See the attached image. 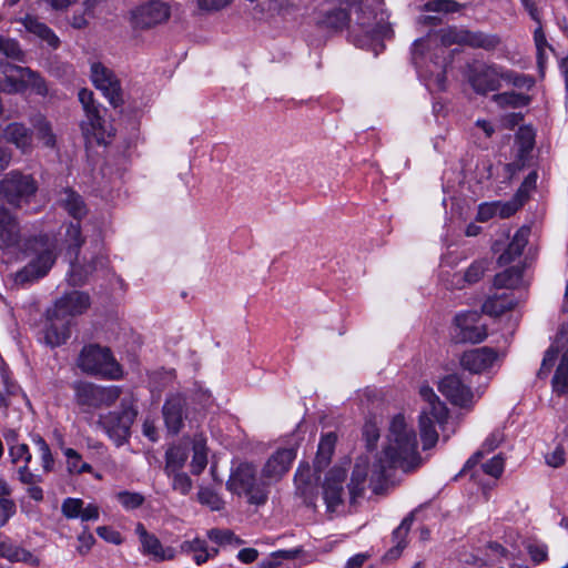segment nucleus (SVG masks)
Here are the masks:
<instances>
[{
    "instance_id": "obj_39",
    "label": "nucleus",
    "mask_w": 568,
    "mask_h": 568,
    "mask_svg": "<svg viewBox=\"0 0 568 568\" xmlns=\"http://www.w3.org/2000/svg\"><path fill=\"white\" fill-rule=\"evenodd\" d=\"M493 101L500 108H521L529 104L530 98L528 95L510 91L494 94Z\"/></svg>"
},
{
    "instance_id": "obj_3",
    "label": "nucleus",
    "mask_w": 568,
    "mask_h": 568,
    "mask_svg": "<svg viewBox=\"0 0 568 568\" xmlns=\"http://www.w3.org/2000/svg\"><path fill=\"white\" fill-rule=\"evenodd\" d=\"M425 458L418 450L417 434L412 423L403 414L393 416V470L404 474L418 470Z\"/></svg>"
},
{
    "instance_id": "obj_54",
    "label": "nucleus",
    "mask_w": 568,
    "mask_h": 568,
    "mask_svg": "<svg viewBox=\"0 0 568 568\" xmlns=\"http://www.w3.org/2000/svg\"><path fill=\"white\" fill-rule=\"evenodd\" d=\"M171 476L173 477L172 487L175 491L184 496L191 491L192 480L185 473H171Z\"/></svg>"
},
{
    "instance_id": "obj_24",
    "label": "nucleus",
    "mask_w": 568,
    "mask_h": 568,
    "mask_svg": "<svg viewBox=\"0 0 568 568\" xmlns=\"http://www.w3.org/2000/svg\"><path fill=\"white\" fill-rule=\"evenodd\" d=\"M71 323L64 320L53 318V312H48V324L44 329V339L51 347L64 344L70 337Z\"/></svg>"
},
{
    "instance_id": "obj_19",
    "label": "nucleus",
    "mask_w": 568,
    "mask_h": 568,
    "mask_svg": "<svg viewBox=\"0 0 568 568\" xmlns=\"http://www.w3.org/2000/svg\"><path fill=\"white\" fill-rule=\"evenodd\" d=\"M346 478V470L342 467L332 468L323 484V496L326 507L329 511H334L342 504L343 483Z\"/></svg>"
},
{
    "instance_id": "obj_21",
    "label": "nucleus",
    "mask_w": 568,
    "mask_h": 568,
    "mask_svg": "<svg viewBox=\"0 0 568 568\" xmlns=\"http://www.w3.org/2000/svg\"><path fill=\"white\" fill-rule=\"evenodd\" d=\"M390 468V447L385 446L383 453L374 462L371 469L369 486L375 494L388 488V469Z\"/></svg>"
},
{
    "instance_id": "obj_37",
    "label": "nucleus",
    "mask_w": 568,
    "mask_h": 568,
    "mask_svg": "<svg viewBox=\"0 0 568 568\" xmlns=\"http://www.w3.org/2000/svg\"><path fill=\"white\" fill-rule=\"evenodd\" d=\"M551 384L555 393L559 395L568 394V348L560 358Z\"/></svg>"
},
{
    "instance_id": "obj_29",
    "label": "nucleus",
    "mask_w": 568,
    "mask_h": 568,
    "mask_svg": "<svg viewBox=\"0 0 568 568\" xmlns=\"http://www.w3.org/2000/svg\"><path fill=\"white\" fill-rule=\"evenodd\" d=\"M11 495V486L6 479L0 478V527L6 526L17 513V505Z\"/></svg>"
},
{
    "instance_id": "obj_55",
    "label": "nucleus",
    "mask_w": 568,
    "mask_h": 568,
    "mask_svg": "<svg viewBox=\"0 0 568 568\" xmlns=\"http://www.w3.org/2000/svg\"><path fill=\"white\" fill-rule=\"evenodd\" d=\"M505 462L500 455L494 456L488 462L481 465L485 474L498 478L504 471Z\"/></svg>"
},
{
    "instance_id": "obj_31",
    "label": "nucleus",
    "mask_w": 568,
    "mask_h": 568,
    "mask_svg": "<svg viewBox=\"0 0 568 568\" xmlns=\"http://www.w3.org/2000/svg\"><path fill=\"white\" fill-rule=\"evenodd\" d=\"M59 202L78 221L87 214V207L82 197L71 189H64L60 193Z\"/></svg>"
},
{
    "instance_id": "obj_45",
    "label": "nucleus",
    "mask_w": 568,
    "mask_h": 568,
    "mask_svg": "<svg viewBox=\"0 0 568 568\" xmlns=\"http://www.w3.org/2000/svg\"><path fill=\"white\" fill-rule=\"evenodd\" d=\"M197 500L211 510H221L224 506V501L219 494L209 487H201L199 489Z\"/></svg>"
},
{
    "instance_id": "obj_30",
    "label": "nucleus",
    "mask_w": 568,
    "mask_h": 568,
    "mask_svg": "<svg viewBox=\"0 0 568 568\" xmlns=\"http://www.w3.org/2000/svg\"><path fill=\"white\" fill-rule=\"evenodd\" d=\"M336 442L337 436L334 433H327L322 436L314 460V467L317 471H322L329 464Z\"/></svg>"
},
{
    "instance_id": "obj_53",
    "label": "nucleus",
    "mask_w": 568,
    "mask_h": 568,
    "mask_svg": "<svg viewBox=\"0 0 568 568\" xmlns=\"http://www.w3.org/2000/svg\"><path fill=\"white\" fill-rule=\"evenodd\" d=\"M0 51L8 58H12L17 61L23 60V53L20 45L13 39L0 37Z\"/></svg>"
},
{
    "instance_id": "obj_2",
    "label": "nucleus",
    "mask_w": 568,
    "mask_h": 568,
    "mask_svg": "<svg viewBox=\"0 0 568 568\" xmlns=\"http://www.w3.org/2000/svg\"><path fill=\"white\" fill-rule=\"evenodd\" d=\"M467 79L473 90L480 95L500 90L503 83L527 91L535 85L532 77L494 62H475L470 64Z\"/></svg>"
},
{
    "instance_id": "obj_32",
    "label": "nucleus",
    "mask_w": 568,
    "mask_h": 568,
    "mask_svg": "<svg viewBox=\"0 0 568 568\" xmlns=\"http://www.w3.org/2000/svg\"><path fill=\"white\" fill-rule=\"evenodd\" d=\"M465 34L464 45H469L476 49L493 51L501 43V40L497 34H488L481 31L470 30H466Z\"/></svg>"
},
{
    "instance_id": "obj_28",
    "label": "nucleus",
    "mask_w": 568,
    "mask_h": 568,
    "mask_svg": "<svg viewBox=\"0 0 568 568\" xmlns=\"http://www.w3.org/2000/svg\"><path fill=\"white\" fill-rule=\"evenodd\" d=\"M368 475V463L366 458H359L354 466L348 490L351 500L354 503L356 498L361 497L365 489V481Z\"/></svg>"
},
{
    "instance_id": "obj_58",
    "label": "nucleus",
    "mask_w": 568,
    "mask_h": 568,
    "mask_svg": "<svg viewBox=\"0 0 568 568\" xmlns=\"http://www.w3.org/2000/svg\"><path fill=\"white\" fill-rule=\"evenodd\" d=\"M558 352H559L558 348L555 346H550L546 351L542 362H541V367L538 372L539 377H544L550 372V369L555 365L556 358L558 356Z\"/></svg>"
},
{
    "instance_id": "obj_56",
    "label": "nucleus",
    "mask_w": 568,
    "mask_h": 568,
    "mask_svg": "<svg viewBox=\"0 0 568 568\" xmlns=\"http://www.w3.org/2000/svg\"><path fill=\"white\" fill-rule=\"evenodd\" d=\"M466 30L467 29H463V28H448L447 30H445L443 32V36H442V41L444 44H453V43H457V44H464L465 42V37H466Z\"/></svg>"
},
{
    "instance_id": "obj_41",
    "label": "nucleus",
    "mask_w": 568,
    "mask_h": 568,
    "mask_svg": "<svg viewBox=\"0 0 568 568\" xmlns=\"http://www.w3.org/2000/svg\"><path fill=\"white\" fill-rule=\"evenodd\" d=\"M26 27L30 32H32V33L37 34L39 38L45 40L51 47H53V48L58 47V44H59L58 37L44 23L39 22L34 18H27Z\"/></svg>"
},
{
    "instance_id": "obj_8",
    "label": "nucleus",
    "mask_w": 568,
    "mask_h": 568,
    "mask_svg": "<svg viewBox=\"0 0 568 568\" xmlns=\"http://www.w3.org/2000/svg\"><path fill=\"white\" fill-rule=\"evenodd\" d=\"M174 0H146L131 11L134 28L148 29L166 22L175 6Z\"/></svg>"
},
{
    "instance_id": "obj_13",
    "label": "nucleus",
    "mask_w": 568,
    "mask_h": 568,
    "mask_svg": "<svg viewBox=\"0 0 568 568\" xmlns=\"http://www.w3.org/2000/svg\"><path fill=\"white\" fill-rule=\"evenodd\" d=\"M90 305L91 298L88 293L72 291L57 300L51 311L53 312V318L71 323L73 317L84 314Z\"/></svg>"
},
{
    "instance_id": "obj_48",
    "label": "nucleus",
    "mask_w": 568,
    "mask_h": 568,
    "mask_svg": "<svg viewBox=\"0 0 568 568\" xmlns=\"http://www.w3.org/2000/svg\"><path fill=\"white\" fill-rule=\"evenodd\" d=\"M349 20V13L345 9H334L325 17V24L332 29L339 30L346 27Z\"/></svg>"
},
{
    "instance_id": "obj_18",
    "label": "nucleus",
    "mask_w": 568,
    "mask_h": 568,
    "mask_svg": "<svg viewBox=\"0 0 568 568\" xmlns=\"http://www.w3.org/2000/svg\"><path fill=\"white\" fill-rule=\"evenodd\" d=\"M296 457L294 448L277 449L265 463L262 469V477L264 480L277 481L291 468L293 460Z\"/></svg>"
},
{
    "instance_id": "obj_64",
    "label": "nucleus",
    "mask_w": 568,
    "mask_h": 568,
    "mask_svg": "<svg viewBox=\"0 0 568 568\" xmlns=\"http://www.w3.org/2000/svg\"><path fill=\"white\" fill-rule=\"evenodd\" d=\"M536 183H537V173L536 172H530L526 176L524 182L521 183V185H520L519 190L517 191L516 195L519 199H523L524 202H525L526 199L528 197L529 191L536 187Z\"/></svg>"
},
{
    "instance_id": "obj_49",
    "label": "nucleus",
    "mask_w": 568,
    "mask_h": 568,
    "mask_svg": "<svg viewBox=\"0 0 568 568\" xmlns=\"http://www.w3.org/2000/svg\"><path fill=\"white\" fill-rule=\"evenodd\" d=\"M521 153H528L535 145V131L530 126H520L516 134Z\"/></svg>"
},
{
    "instance_id": "obj_33",
    "label": "nucleus",
    "mask_w": 568,
    "mask_h": 568,
    "mask_svg": "<svg viewBox=\"0 0 568 568\" xmlns=\"http://www.w3.org/2000/svg\"><path fill=\"white\" fill-rule=\"evenodd\" d=\"M6 138L22 152L31 148L32 135L30 130L20 123H11L4 130Z\"/></svg>"
},
{
    "instance_id": "obj_44",
    "label": "nucleus",
    "mask_w": 568,
    "mask_h": 568,
    "mask_svg": "<svg viewBox=\"0 0 568 568\" xmlns=\"http://www.w3.org/2000/svg\"><path fill=\"white\" fill-rule=\"evenodd\" d=\"M115 498L125 510L138 509L145 501V498L142 494L129 490L119 491L115 495Z\"/></svg>"
},
{
    "instance_id": "obj_47",
    "label": "nucleus",
    "mask_w": 568,
    "mask_h": 568,
    "mask_svg": "<svg viewBox=\"0 0 568 568\" xmlns=\"http://www.w3.org/2000/svg\"><path fill=\"white\" fill-rule=\"evenodd\" d=\"M10 462L14 465L20 463L30 464L32 460V454L29 446L23 443L10 444L9 446Z\"/></svg>"
},
{
    "instance_id": "obj_14",
    "label": "nucleus",
    "mask_w": 568,
    "mask_h": 568,
    "mask_svg": "<svg viewBox=\"0 0 568 568\" xmlns=\"http://www.w3.org/2000/svg\"><path fill=\"white\" fill-rule=\"evenodd\" d=\"M134 531L139 538L140 551L143 556H148L156 562L175 558V549L173 547H164L161 540L154 534L148 531L142 523L135 525Z\"/></svg>"
},
{
    "instance_id": "obj_40",
    "label": "nucleus",
    "mask_w": 568,
    "mask_h": 568,
    "mask_svg": "<svg viewBox=\"0 0 568 568\" xmlns=\"http://www.w3.org/2000/svg\"><path fill=\"white\" fill-rule=\"evenodd\" d=\"M85 112L87 120L81 123L83 133L89 135H98L103 128V118L100 106L88 109Z\"/></svg>"
},
{
    "instance_id": "obj_23",
    "label": "nucleus",
    "mask_w": 568,
    "mask_h": 568,
    "mask_svg": "<svg viewBox=\"0 0 568 568\" xmlns=\"http://www.w3.org/2000/svg\"><path fill=\"white\" fill-rule=\"evenodd\" d=\"M185 400L180 395L171 396L163 405V417L166 428L178 434L183 427Z\"/></svg>"
},
{
    "instance_id": "obj_38",
    "label": "nucleus",
    "mask_w": 568,
    "mask_h": 568,
    "mask_svg": "<svg viewBox=\"0 0 568 568\" xmlns=\"http://www.w3.org/2000/svg\"><path fill=\"white\" fill-rule=\"evenodd\" d=\"M523 277V270L517 266L509 267L494 277V286L496 288H514Z\"/></svg>"
},
{
    "instance_id": "obj_35",
    "label": "nucleus",
    "mask_w": 568,
    "mask_h": 568,
    "mask_svg": "<svg viewBox=\"0 0 568 568\" xmlns=\"http://www.w3.org/2000/svg\"><path fill=\"white\" fill-rule=\"evenodd\" d=\"M189 457L187 449L183 446H172L165 454V471L169 476L171 473L180 471Z\"/></svg>"
},
{
    "instance_id": "obj_42",
    "label": "nucleus",
    "mask_w": 568,
    "mask_h": 568,
    "mask_svg": "<svg viewBox=\"0 0 568 568\" xmlns=\"http://www.w3.org/2000/svg\"><path fill=\"white\" fill-rule=\"evenodd\" d=\"M207 465V449L203 439H195L193 444V457L191 462V471L200 475Z\"/></svg>"
},
{
    "instance_id": "obj_6",
    "label": "nucleus",
    "mask_w": 568,
    "mask_h": 568,
    "mask_svg": "<svg viewBox=\"0 0 568 568\" xmlns=\"http://www.w3.org/2000/svg\"><path fill=\"white\" fill-rule=\"evenodd\" d=\"M267 483L263 479H256V470L248 463L240 464L231 474L226 487L230 491L242 495L244 494L250 504L263 505L267 500L268 489Z\"/></svg>"
},
{
    "instance_id": "obj_16",
    "label": "nucleus",
    "mask_w": 568,
    "mask_h": 568,
    "mask_svg": "<svg viewBox=\"0 0 568 568\" xmlns=\"http://www.w3.org/2000/svg\"><path fill=\"white\" fill-rule=\"evenodd\" d=\"M477 313H464L455 316L453 338L456 343H480L486 337L484 326L477 325Z\"/></svg>"
},
{
    "instance_id": "obj_36",
    "label": "nucleus",
    "mask_w": 568,
    "mask_h": 568,
    "mask_svg": "<svg viewBox=\"0 0 568 568\" xmlns=\"http://www.w3.org/2000/svg\"><path fill=\"white\" fill-rule=\"evenodd\" d=\"M551 384L555 393L559 395L568 394V348L560 358Z\"/></svg>"
},
{
    "instance_id": "obj_9",
    "label": "nucleus",
    "mask_w": 568,
    "mask_h": 568,
    "mask_svg": "<svg viewBox=\"0 0 568 568\" xmlns=\"http://www.w3.org/2000/svg\"><path fill=\"white\" fill-rule=\"evenodd\" d=\"M73 389L77 403L92 408L113 405L122 392L120 386H99L89 382H77Z\"/></svg>"
},
{
    "instance_id": "obj_20",
    "label": "nucleus",
    "mask_w": 568,
    "mask_h": 568,
    "mask_svg": "<svg viewBox=\"0 0 568 568\" xmlns=\"http://www.w3.org/2000/svg\"><path fill=\"white\" fill-rule=\"evenodd\" d=\"M497 359V353L489 347H479L465 352L460 357V365L464 369L480 374L493 366Z\"/></svg>"
},
{
    "instance_id": "obj_46",
    "label": "nucleus",
    "mask_w": 568,
    "mask_h": 568,
    "mask_svg": "<svg viewBox=\"0 0 568 568\" xmlns=\"http://www.w3.org/2000/svg\"><path fill=\"white\" fill-rule=\"evenodd\" d=\"M464 8V4L455 0H432L423 6L424 11L453 13L458 12Z\"/></svg>"
},
{
    "instance_id": "obj_34",
    "label": "nucleus",
    "mask_w": 568,
    "mask_h": 568,
    "mask_svg": "<svg viewBox=\"0 0 568 568\" xmlns=\"http://www.w3.org/2000/svg\"><path fill=\"white\" fill-rule=\"evenodd\" d=\"M182 552H193V559L196 565H202L211 558V552L206 545V541L201 538H194L192 540H185L180 546Z\"/></svg>"
},
{
    "instance_id": "obj_63",
    "label": "nucleus",
    "mask_w": 568,
    "mask_h": 568,
    "mask_svg": "<svg viewBox=\"0 0 568 568\" xmlns=\"http://www.w3.org/2000/svg\"><path fill=\"white\" fill-rule=\"evenodd\" d=\"M63 455L67 458V468L70 474H74L81 465V455L73 448H64Z\"/></svg>"
},
{
    "instance_id": "obj_51",
    "label": "nucleus",
    "mask_w": 568,
    "mask_h": 568,
    "mask_svg": "<svg viewBox=\"0 0 568 568\" xmlns=\"http://www.w3.org/2000/svg\"><path fill=\"white\" fill-rule=\"evenodd\" d=\"M83 500L80 498H65L61 505V511L68 519H77L81 516Z\"/></svg>"
},
{
    "instance_id": "obj_25",
    "label": "nucleus",
    "mask_w": 568,
    "mask_h": 568,
    "mask_svg": "<svg viewBox=\"0 0 568 568\" xmlns=\"http://www.w3.org/2000/svg\"><path fill=\"white\" fill-rule=\"evenodd\" d=\"M504 440L505 434L503 429L498 428L490 433V435L485 439L481 449L477 450L470 458H468L458 476L470 471L481 460L485 454L495 450Z\"/></svg>"
},
{
    "instance_id": "obj_26",
    "label": "nucleus",
    "mask_w": 568,
    "mask_h": 568,
    "mask_svg": "<svg viewBox=\"0 0 568 568\" xmlns=\"http://www.w3.org/2000/svg\"><path fill=\"white\" fill-rule=\"evenodd\" d=\"M516 300L511 292H501L489 295L483 304V312L490 316H499L511 310Z\"/></svg>"
},
{
    "instance_id": "obj_62",
    "label": "nucleus",
    "mask_w": 568,
    "mask_h": 568,
    "mask_svg": "<svg viewBox=\"0 0 568 568\" xmlns=\"http://www.w3.org/2000/svg\"><path fill=\"white\" fill-rule=\"evenodd\" d=\"M363 436L366 439L367 447L373 449L379 438V430L375 423L367 422L363 427Z\"/></svg>"
},
{
    "instance_id": "obj_4",
    "label": "nucleus",
    "mask_w": 568,
    "mask_h": 568,
    "mask_svg": "<svg viewBox=\"0 0 568 568\" xmlns=\"http://www.w3.org/2000/svg\"><path fill=\"white\" fill-rule=\"evenodd\" d=\"M423 406L419 414V432L423 450L435 447L438 442L436 425L443 427L448 419V408L428 385L419 388Z\"/></svg>"
},
{
    "instance_id": "obj_5",
    "label": "nucleus",
    "mask_w": 568,
    "mask_h": 568,
    "mask_svg": "<svg viewBox=\"0 0 568 568\" xmlns=\"http://www.w3.org/2000/svg\"><path fill=\"white\" fill-rule=\"evenodd\" d=\"M77 363L79 368L88 375L109 381H118L123 377L122 366L116 362L110 348L99 344L83 346Z\"/></svg>"
},
{
    "instance_id": "obj_60",
    "label": "nucleus",
    "mask_w": 568,
    "mask_h": 568,
    "mask_svg": "<svg viewBox=\"0 0 568 568\" xmlns=\"http://www.w3.org/2000/svg\"><path fill=\"white\" fill-rule=\"evenodd\" d=\"M97 534L99 537H101L103 540L113 544V545H121L123 542V538L121 534L108 526H101L97 528Z\"/></svg>"
},
{
    "instance_id": "obj_12",
    "label": "nucleus",
    "mask_w": 568,
    "mask_h": 568,
    "mask_svg": "<svg viewBox=\"0 0 568 568\" xmlns=\"http://www.w3.org/2000/svg\"><path fill=\"white\" fill-rule=\"evenodd\" d=\"M91 80L114 108L123 103L120 81L112 70L100 62L91 64Z\"/></svg>"
},
{
    "instance_id": "obj_52",
    "label": "nucleus",
    "mask_w": 568,
    "mask_h": 568,
    "mask_svg": "<svg viewBox=\"0 0 568 568\" xmlns=\"http://www.w3.org/2000/svg\"><path fill=\"white\" fill-rule=\"evenodd\" d=\"M487 270V263L485 261H475L465 271L463 278L468 284L477 283Z\"/></svg>"
},
{
    "instance_id": "obj_17",
    "label": "nucleus",
    "mask_w": 568,
    "mask_h": 568,
    "mask_svg": "<svg viewBox=\"0 0 568 568\" xmlns=\"http://www.w3.org/2000/svg\"><path fill=\"white\" fill-rule=\"evenodd\" d=\"M438 389L453 405L467 408L473 404L474 394L471 389L457 375L453 374L444 377L439 382Z\"/></svg>"
},
{
    "instance_id": "obj_22",
    "label": "nucleus",
    "mask_w": 568,
    "mask_h": 568,
    "mask_svg": "<svg viewBox=\"0 0 568 568\" xmlns=\"http://www.w3.org/2000/svg\"><path fill=\"white\" fill-rule=\"evenodd\" d=\"M0 557L10 562H23L31 567L40 566L39 557L3 535H0Z\"/></svg>"
},
{
    "instance_id": "obj_27",
    "label": "nucleus",
    "mask_w": 568,
    "mask_h": 568,
    "mask_svg": "<svg viewBox=\"0 0 568 568\" xmlns=\"http://www.w3.org/2000/svg\"><path fill=\"white\" fill-rule=\"evenodd\" d=\"M530 227L521 226L514 235L507 250L498 257L499 265H507L519 256L528 243Z\"/></svg>"
},
{
    "instance_id": "obj_1",
    "label": "nucleus",
    "mask_w": 568,
    "mask_h": 568,
    "mask_svg": "<svg viewBox=\"0 0 568 568\" xmlns=\"http://www.w3.org/2000/svg\"><path fill=\"white\" fill-rule=\"evenodd\" d=\"M13 251L32 257L16 275V281L21 284L45 276L57 258L55 243L49 236L23 239L17 217L0 205V252Z\"/></svg>"
},
{
    "instance_id": "obj_7",
    "label": "nucleus",
    "mask_w": 568,
    "mask_h": 568,
    "mask_svg": "<svg viewBox=\"0 0 568 568\" xmlns=\"http://www.w3.org/2000/svg\"><path fill=\"white\" fill-rule=\"evenodd\" d=\"M37 190L38 185L32 175L16 170L10 171L0 181V195L16 207L29 203Z\"/></svg>"
},
{
    "instance_id": "obj_61",
    "label": "nucleus",
    "mask_w": 568,
    "mask_h": 568,
    "mask_svg": "<svg viewBox=\"0 0 568 568\" xmlns=\"http://www.w3.org/2000/svg\"><path fill=\"white\" fill-rule=\"evenodd\" d=\"M38 138L47 146H53L55 143L54 134L52 133L51 125L47 121H40L37 125Z\"/></svg>"
},
{
    "instance_id": "obj_59",
    "label": "nucleus",
    "mask_w": 568,
    "mask_h": 568,
    "mask_svg": "<svg viewBox=\"0 0 568 568\" xmlns=\"http://www.w3.org/2000/svg\"><path fill=\"white\" fill-rule=\"evenodd\" d=\"M566 448L568 447L562 440V443L559 444L551 454L546 456L547 464L551 467H560L564 465L566 462Z\"/></svg>"
},
{
    "instance_id": "obj_57",
    "label": "nucleus",
    "mask_w": 568,
    "mask_h": 568,
    "mask_svg": "<svg viewBox=\"0 0 568 568\" xmlns=\"http://www.w3.org/2000/svg\"><path fill=\"white\" fill-rule=\"evenodd\" d=\"M30 464H22L17 468L18 479L21 484H40L42 483V476L31 471Z\"/></svg>"
},
{
    "instance_id": "obj_10",
    "label": "nucleus",
    "mask_w": 568,
    "mask_h": 568,
    "mask_svg": "<svg viewBox=\"0 0 568 568\" xmlns=\"http://www.w3.org/2000/svg\"><path fill=\"white\" fill-rule=\"evenodd\" d=\"M135 416L136 412L131 406L122 403L121 410L100 415L98 423L110 439H112L116 446H121L126 443L130 437V428Z\"/></svg>"
},
{
    "instance_id": "obj_15",
    "label": "nucleus",
    "mask_w": 568,
    "mask_h": 568,
    "mask_svg": "<svg viewBox=\"0 0 568 568\" xmlns=\"http://www.w3.org/2000/svg\"><path fill=\"white\" fill-rule=\"evenodd\" d=\"M345 3L349 7H355L356 11H361L363 17L358 18L361 24L366 26L368 24V20L372 18L374 21H376L377 29L373 31L372 41H371V49L374 52L375 55H378L381 52H384L386 49V44L384 40L388 36V27L387 26H379V23L383 21L384 11H376L375 9L368 10L367 12L363 10V8L359 6L362 0H344ZM383 0H374L377 4H381Z\"/></svg>"
},
{
    "instance_id": "obj_50",
    "label": "nucleus",
    "mask_w": 568,
    "mask_h": 568,
    "mask_svg": "<svg viewBox=\"0 0 568 568\" xmlns=\"http://www.w3.org/2000/svg\"><path fill=\"white\" fill-rule=\"evenodd\" d=\"M495 204H496L497 216H499L501 219H507V217L511 216L513 214H515L519 210L520 206H523L524 200L519 199L515 194V196L510 201L495 202Z\"/></svg>"
},
{
    "instance_id": "obj_43",
    "label": "nucleus",
    "mask_w": 568,
    "mask_h": 568,
    "mask_svg": "<svg viewBox=\"0 0 568 568\" xmlns=\"http://www.w3.org/2000/svg\"><path fill=\"white\" fill-rule=\"evenodd\" d=\"M413 520H414V515L410 514L408 515L407 517H405L402 521V524L399 525V527L393 531V540L396 539V547L393 548V557L396 555V556H399L402 550L406 547L407 545V535H408V531L410 530V527H412V524H413Z\"/></svg>"
},
{
    "instance_id": "obj_11",
    "label": "nucleus",
    "mask_w": 568,
    "mask_h": 568,
    "mask_svg": "<svg viewBox=\"0 0 568 568\" xmlns=\"http://www.w3.org/2000/svg\"><path fill=\"white\" fill-rule=\"evenodd\" d=\"M65 242L68 244V254L70 255L71 261L68 281L72 286H81L87 282L89 274L95 268V266L90 264L88 267H83L75 263L79 250L83 243L79 222L70 223L65 232Z\"/></svg>"
}]
</instances>
